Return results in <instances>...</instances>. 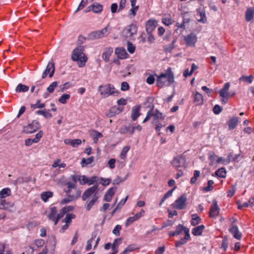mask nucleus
<instances>
[{
    "label": "nucleus",
    "mask_w": 254,
    "mask_h": 254,
    "mask_svg": "<svg viewBox=\"0 0 254 254\" xmlns=\"http://www.w3.org/2000/svg\"><path fill=\"white\" fill-rule=\"evenodd\" d=\"M84 47L79 46L75 48L72 51L71 59L74 62H77L79 67H83L85 65L87 61V58L83 53Z\"/></svg>",
    "instance_id": "nucleus-1"
},
{
    "label": "nucleus",
    "mask_w": 254,
    "mask_h": 254,
    "mask_svg": "<svg viewBox=\"0 0 254 254\" xmlns=\"http://www.w3.org/2000/svg\"><path fill=\"white\" fill-rule=\"evenodd\" d=\"M98 90L100 92L101 96L103 98L111 95L117 96L119 94V91L116 90L114 86L111 84L100 85Z\"/></svg>",
    "instance_id": "nucleus-2"
},
{
    "label": "nucleus",
    "mask_w": 254,
    "mask_h": 254,
    "mask_svg": "<svg viewBox=\"0 0 254 254\" xmlns=\"http://www.w3.org/2000/svg\"><path fill=\"white\" fill-rule=\"evenodd\" d=\"M174 76L173 73L171 71V68H168L166 73H162L158 76L156 81L157 86L160 88H162L167 81L170 84L174 81Z\"/></svg>",
    "instance_id": "nucleus-3"
},
{
    "label": "nucleus",
    "mask_w": 254,
    "mask_h": 254,
    "mask_svg": "<svg viewBox=\"0 0 254 254\" xmlns=\"http://www.w3.org/2000/svg\"><path fill=\"white\" fill-rule=\"evenodd\" d=\"M109 26V24H108L106 27L101 30L95 31L90 33L88 34V39L94 40L107 36L110 33L108 29Z\"/></svg>",
    "instance_id": "nucleus-4"
},
{
    "label": "nucleus",
    "mask_w": 254,
    "mask_h": 254,
    "mask_svg": "<svg viewBox=\"0 0 254 254\" xmlns=\"http://www.w3.org/2000/svg\"><path fill=\"white\" fill-rule=\"evenodd\" d=\"M187 196L186 193H184L175 200L172 204L173 207L179 210L183 209L187 205Z\"/></svg>",
    "instance_id": "nucleus-5"
},
{
    "label": "nucleus",
    "mask_w": 254,
    "mask_h": 254,
    "mask_svg": "<svg viewBox=\"0 0 254 254\" xmlns=\"http://www.w3.org/2000/svg\"><path fill=\"white\" fill-rule=\"evenodd\" d=\"M40 125L38 121H33L31 123L25 126L23 128V132L26 133H32L37 131L40 127Z\"/></svg>",
    "instance_id": "nucleus-6"
},
{
    "label": "nucleus",
    "mask_w": 254,
    "mask_h": 254,
    "mask_svg": "<svg viewBox=\"0 0 254 254\" xmlns=\"http://www.w3.org/2000/svg\"><path fill=\"white\" fill-rule=\"evenodd\" d=\"M151 111V117L153 118L152 124H155L159 122L161 120L164 119V116H163L162 113H161L158 109H154V106H153L150 110Z\"/></svg>",
    "instance_id": "nucleus-7"
},
{
    "label": "nucleus",
    "mask_w": 254,
    "mask_h": 254,
    "mask_svg": "<svg viewBox=\"0 0 254 254\" xmlns=\"http://www.w3.org/2000/svg\"><path fill=\"white\" fill-rule=\"evenodd\" d=\"M186 162L185 158L182 155H178L175 157L171 161V164L176 169L178 170L180 167L184 166Z\"/></svg>",
    "instance_id": "nucleus-8"
},
{
    "label": "nucleus",
    "mask_w": 254,
    "mask_h": 254,
    "mask_svg": "<svg viewBox=\"0 0 254 254\" xmlns=\"http://www.w3.org/2000/svg\"><path fill=\"white\" fill-rule=\"evenodd\" d=\"M98 188V185H96L86 190L82 194V200L85 201L90 196H93L94 194H96Z\"/></svg>",
    "instance_id": "nucleus-9"
},
{
    "label": "nucleus",
    "mask_w": 254,
    "mask_h": 254,
    "mask_svg": "<svg viewBox=\"0 0 254 254\" xmlns=\"http://www.w3.org/2000/svg\"><path fill=\"white\" fill-rule=\"evenodd\" d=\"M137 30V28L136 25L134 24H131L125 28L124 32L126 34V37H130L136 34Z\"/></svg>",
    "instance_id": "nucleus-10"
},
{
    "label": "nucleus",
    "mask_w": 254,
    "mask_h": 254,
    "mask_svg": "<svg viewBox=\"0 0 254 254\" xmlns=\"http://www.w3.org/2000/svg\"><path fill=\"white\" fill-rule=\"evenodd\" d=\"M219 212V208L217 205V201L214 200L212 202V204L211 206L209 216L212 218H216L218 215Z\"/></svg>",
    "instance_id": "nucleus-11"
},
{
    "label": "nucleus",
    "mask_w": 254,
    "mask_h": 254,
    "mask_svg": "<svg viewBox=\"0 0 254 254\" xmlns=\"http://www.w3.org/2000/svg\"><path fill=\"white\" fill-rule=\"evenodd\" d=\"M185 40L188 46L193 47L197 41V37L194 34L191 33L185 38Z\"/></svg>",
    "instance_id": "nucleus-12"
},
{
    "label": "nucleus",
    "mask_w": 254,
    "mask_h": 254,
    "mask_svg": "<svg viewBox=\"0 0 254 254\" xmlns=\"http://www.w3.org/2000/svg\"><path fill=\"white\" fill-rule=\"evenodd\" d=\"M157 26L156 20H149L146 24V31L147 34H150L155 29Z\"/></svg>",
    "instance_id": "nucleus-13"
},
{
    "label": "nucleus",
    "mask_w": 254,
    "mask_h": 254,
    "mask_svg": "<svg viewBox=\"0 0 254 254\" xmlns=\"http://www.w3.org/2000/svg\"><path fill=\"white\" fill-rule=\"evenodd\" d=\"M89 10H92L94 13H101L103 10V5L95 2L91 5L88 7Z\"/></svg>",
    "instance_id": "nucleus-14"
},
{
    "label": "nucleus",
    "mask_w": 254,
    "mask_h": 254,
    "mask_svg": "<svg viewBox=\"0 0 254 254\" xmlns=\"http://www.w3.org/2000/svg\"><path fill=\"white\" fill-rule=\"evenodd\" d=\"M123 107H112L109 112L106 114L107 116L109 117H112L116 115H118L121 113L123 111Z\"/></svg>",
    "instance_id": "nucleus-15"
},
{
    "label": "nucleus",
    "mask_w": 254,
    "mask_h": 254,
    "mask_svg": "<svg viewBox=\"0 0 254 254\" xmlns=\"http://www.w3.org/2000/svg\"><path fill=\"white\" fill-rule=\"evenodd\" d=\"M190 230L189 229H186L185 232V236L184 238H182L180 240L176 242V247H178L181 245L185 244L187 241L190 239Z\"/></svg>",
    "instance_id": "nucleus-16"
},
{
    "label": "nucleus",
    "mask_w": 254,
    "mask_h": 254,
    "mask_svg": "<svg viewBox=\"0 0 254 254\" xmlns=\"http://www.w3.org/2000/svg\"><path fill=\"white\" fill-rule=\"evenodd\" d=\"M115 54L118 58L120 59H124L128 56L126 50L123 48H117L115 50Z\"/></svg>",
    "instance_id": "nucleus-17"
},
{
    "label": "nucleus",
    "mask_w": 254,
    "mask_h": 254,
    "mask_svg": "<svg viewBox=\"0 0 254 254\" xmlns=\"http://www.w3.org/2000/svg\"><path fill=\"white\" fill-rule=\"evenodd\" d=\"M140 105H136L134 106L131 110V117L133 121H135L137 118L140 116Z\"/></svg>",
    "instance_id": "nucleus-18"
},
{
    "label": "nucleus",
    "mask_w": 254,
    "mask_h": 254,
    "mask_svg": "<svg viewBox=\"0 0 254 254\" xmlns=\"http://www.w3.org/2000/svg\"><path fill=\"white\" fill-rule=\"evenodd\" d=\"M116 188H111L108 190L104 195V200L106 201L109 202L111 200L112 196L115 193Z\"/></svg>",
    "instance_id": "nucleus-19"
},
{
    "label": "nucleus",
    "mask_w": 254,
    "mask_h": 254,
    "mask_svg": "<svg viewBox=\"0 0 254 254\" xmlns=\"http://www.w3.org/2000/svg\"><path fill=\"white\" fill-rule=\"evenodd\" d=\"M64 143L67 145H70L73 147H77L78 145H80L82 141L80 139H66L64 141Z\"/></svg>",
    "instance_id": "nucleus-20"
},
{
    "label": "nucleus",
    "mask_w": 254,
    "mask_h": 254,
    "mask_svg": "<svg viewBox=\"0 0 254 254\" xmlns=\"http://www.w3.org/2000/svg\"><path fill=\"white\" fill-rule=\"evenodd\" d=\"M47 243L50 244L51 246V253L53 254L55 252V248L57 244L56 239L55 236H51L48 238Z\"/></svg>",
    "instance_id": "nucleus-21"
},
{
    "label": "nucleus",
    "mask_w": 254,
    "mask_h": 254,
    "mask_svg": "<svg viewBox=\"0 0 254 254\" xmlns=\"http://www.w3.org/2000/svg\"><path fill=\"white\" fill-rule=\"evenodd\" d=\"M99 197L97 196L96 194H94L92 196V199L90 200L89 201H87L86 202V209L87 211H89L93 205H94V204L98 201Z\"/></svg>",
    "instance_id": "nucleus-22"
},
{
    "label": "nucleus",
    "mask_w": 254,
    "mask_h": 254,
    "mask_svg": "<svg viewBox=\"0 0 254 254\" xmlns=\"http://www.w3.org/2000/svg\"><path fill=\"white\" fill-rule=\"evenodd\" d=\"M13 206V203L6 201L3 198H0V209H8Z\"/></svg>",
    "instance_id": "nucleus-23"
},
{
    "label": "nucleus",
    "mask_w": 254,
    "mask_h": 254,
    "mask_svg": "<svg viewBox=\"0 0 254 254\" xmlns=\"http://www.w3.org/2000/svg\"><path fill=\"white\" fill-rule=\"evenodd\" d=\"M113 52V49L112 48H109L105 49L102 54L103 59L106 62L109 61V58Z\"/></svg>",
    "instance_id": "nucleus-24"
},
{
    "label": "nucleus",
    "mask_w": 254,
    "mask_h": 254,
    "mask_svg": "<svg viewBox=\"0 0 254 254\" xmlns=\"http://www.w3.org/2000/svg\"><path fill=\"white\" fill-rule=\"evenodd\" d=\"M238 123V118L236 117H232L228 123L229 129L230 130L234 129L237 126Z\"/></svg>",
    "instance_id": "nucleus-25"
},
{
    "label": "nucleus",
    "mask_w": 254,
    "mask_h": 254,
    "mask_svg": "<svg viewBox=\"0 0 254 254\" xmlns=\"http://www.w3.org/2000/svg\"><path fill=\"white\" fill-rule=\"evenodd\" d=\"M204 228L205 226L203 225L195 227L192 230V234L194 236L201 235Z\"/></svg>",
    "instance_id": "nucleus-26"
},
{
    "label": "nucleus",
    "mask_w": 254,
    "mask_h": 254,
    "mask_svg": "<svg viewBox=\"0 0 254 254\" xmlns=\"http://www.w3.org/2000/svg\"><path fill=\"white\" fill-rule=\"evenodd\" d=\"M254 79V76L253 75L249 76L242 75L239 78V82H244L247 84H250L252 82Z\"/></svg>",
    "instance_id": "nucleus-27"
},
{
    "label": "nucleus",
    "mask_w": 254,
    "mask_h": 254,
    "mask_svg": "<svg viewBox=\"0 0 254 254\" xmlns=\"http://www.w3.org/2000/svg\"><path fill=\"white\" fill-rule=\"evenodd\" d=\"M194 102L196 105H201L203 104V98L202 95L196 92L194 96Z\"/></svg>",
    "instance_id": "nucleus-28"
},
{
    "label": "nucleus",
    "mask_w": 254,
    "mask_h": 254,
    "mask_svg": "<svg viewBox=\"0 0 254 254\" xmlns=\"http://www.w3.org/2000/svg\"><path fill=\"white\" fill-rule=\"evenodd\" d=\"M55 64L53 62L49 63L48 64L45 71L49 73V77H53L55 72Z\"/></svg>",
    "instance_id": "nucleus-29"
},
{
    "label": "nucleus",
    "mask_w": 254,
    "mask_h": 254,
    "mask_svg": "<svg viewBox=\"0 0 254 254\" xmlns=\"http://www.w3.org/2000/svg\"><path fill=\"white\" fill-rule=\"evenodd\" d=\"M254 9L253 8H249L245 13V19L247 21H250L254 17Z\"/></svg>",
    "instance_id": "nucleus-30"
},
{
    "label": "nucleus",
    "mask_w": 254,
    "mask_h": 254,
    "mask_svg": "<svg viewBox=\"0 0 254 254\" xmlns=\"http://www.w3.org/2000/svg\"><path fill=\"white\" fill-rule=\"evenodd\" d=\"M50 212L48 215V217L50 220L55 219L58 214V211L57 208L55 206L50 207Z\"/></svg>",
    "instance_id": "nucleus-31"
},
{
    "label": "nucleus",
    "mask_w": 254,
    "mask_h": 254,
    "mask_svg": "<svg viewBox=\"0 0 254 254\" xmlns=\"http://www.w3.org/2000/svg\"><path fill=\"white\" fill-rule=\"evenodd\" d=\"M11 190L9 188H6L3 189L0 191V198H5L11 195Z\"/></svg>",
    "instance_id": "nucleus-32"
},
{
    "label": "nucleus",
    "mask_w": 254,
    "mask_h": 254,
    "mask_svg": "<svg viewBox=\"0 0 254 254\" xmlns=\"http://www.w3.org/2000/svg\"><path fill=\"white\" fill-rule=\"evenodd\" d=\"M90 135L93 138L94 142L95 143H97L98 139L102 137L103 136L101 133L94 129L92 130Z\"/></svg>",
    "instance_id": "nucleus-33"
},
{
    "label": "nucleus",
    "mask_w": 254,
    "mask_h": 254,
    "mask_svg": "<svg viewBox=\"0 0 254 254\" xmlns=\"http://www.w3.org/2000/svg\"><path fill=\"white\" fill-rule=\"evenodd\" d=\"M50 109L48 110H46V109H44V110H38L36 112V114L37 115H42L46 119H50L53 117V116L50 113Z\"/></svg>",
    "instance_id": "nucleus-34"
},
{
    "label": "nucleus",
    "mask_w": 254,
    "mask_h": 254,
    "mask_svg": "<svg viewBox=\"0 0 254 254\" xmlns=\"http://www.w3.org/2000/svg\"><path fill=\"white\" fill-rule=\"evenodd\" d=\"M77 194L76 196H68L67 198H65L63 199L61 201V203L62 204H64L67 203L68 202H69L70 201H72L74 200H75L79 196V195L80 194V192L77 191Z\"/></svg>",
    "instance_id": "nucleus-35"
},
{
    "label": "nucleus",
    "mask_w": 254,
    "mask_h": 254,
    "mask_svg": "<svg viewBox=\"0 0 254 254\" xmlns=\"http://www.w3.org/2000/svg\"><path fill=\"white\" fill-rule=\"evenodd\" d=\"M229 231L233 235L234 238L238 239V229L237 225L232 224Z\"/></svg>",
    "instance_id": "nucleus-36"
},
{
    "label": "nucleus",
    "mask_w": 254,
    "mask_h": 254,
    "mask_svg": "<svg viewBox=\"0 0 254 254\" xmlns=\"http://www.w3.org/2000/svg\"><path fill=\"white\" fill-rule=\"evenodd\" d=\"M29 86L19 83L15 89L16 92H25L29 90Z\"/></svg>",
    "instance_id": "nucleus-37"
},
{
    "label": "nucleus",
    "mask_w": 254,
    "mask_h": 254,
    "mask_svg": "<svg viewBox=\"0 0 254 254\" xmlns=\"http://www.w3.org/2000/svg\"><path fill=\"white\" fill-rule=\"evenodd\" d=\"M201 218L197 214H192L191 215V224L192 226H196L200 222Z\"/></svg>",
    "instance_id": "nucleus-38"
},
{
    "label": "nucleus",
    "mask_w": 254,
    "mask_h": 254,
    "mask_svg": "<svg viewBox=\"0 0 254 254\" xmlns=\"http://www.w3.org/2000/svg\"><path fill=\"white\" fill-rule=\"evenodd\" d=\"M53 194L51 191H45L41 193V197L44 201L46 202L49 198L53 196Z\"/></svg>",
    "instance_id": "nucleus-39"
},
{
    "label": "nucleus",
    "mask_w": 254,
    "mask_h": 254,
    "mask_svg": "<svg viewBox=\"0 0 254 254\" xmlns=\"http://www.w3.org/2000/svg\"><path fill=\"white\" fill-rule=\"evenodd\" d=\"M176 42V38H174L172 41L171 43L169 44L168 45L165 46L164 48V50L165 52L171 53L172 50L175 48L174 44Z\"/></svg>",
    "instance_id": "nucleus-40"
},
{
    "label": "nucleus",
    "mask_w": 254,
    "mask_h": 254,
    "mask_svg": "<svg viewBox=\"0 0 254 254\" xmlns=\"http://www.w3.org/2000/svg\"><path fill=\"white\" fill-rule=\"evenodd\" d=\"M226 171L224 168L219 169L215 172V175L220 178H225Z\"/></svg>",
    "instance_id": "nucleus-41"
},
{
    "label": "nucleus",
    "mask_w": 254,
    "mask_h": 254,
    "mask_svg": "<svg viewBox=\"0 0 254 254\" xmlns=\"http://www.w3.org/2000/svg\"><path fill=\"white\" fill-rule=\"evenodd\" d=\"M186 229H189V228L186 227H184V226H183L181 224H179L177 227H176V231H175V233H176V235L177 236V235H180L183 231H184V233H185V232H186Z\"/></svg>",
    "instance_id": "nucleus-42"
},
{
    "label": "nucleus",
    "mask_w": 254,
    "mask_h": 254,
    "mask_svg": "<svg viewBox=\"0 0 254 254\" xmlns=\"http://www.w3.org/2000/svg\"><path fill=\"white\" fill-rule=\"evenodd\" d=\"M75 215L72 213H68L66 214L65 218L63 220V222H65L66 224H69L71 223L72 219H74Z\"/></svg>",
    "instance_id": "nucleus-43"
},
{
    "label": "nucleus",
    "mask_w": 254,
    "mask_h": 254,
    "mask_svg": "<svg viewBox=\"0 0 254 254\" xmlns=\"http://www.w3.org/2000/svg\"><path fill=\"white\" fill-rule=\"evenodd\" d=\"M162 23L166 26H169L170 25H171L173 22V20L171 18L170 15L163 18L162 19Z\"/></svg>",
    "instance_id": "nucleus-44"
},
{
    "label": "nucleus",
    "mask_w": 254,
    "mask_h": 254,
    "mask_svg": "<svg viewBox=\"0 0 254 254\" xmlns=\"http://www.w3.org/2000/svg\"><path fill=\"white\" fill-rule=\"evenodd\" d=\"M130 149V146H127L123 148L121 154H120V157L123 159L125 160L127 156V154L128 152V150Z\"/></svg>",
    "instance_id": "nucleus-45"
},
{
    "label": "nucleus",
    "mask_w": 254,
    "mask_h": 254,
    "mask_svg": "<svg viewBox=\"0 0 254 254\" xmlns=\"http://www.w3.org/2000/svg\"><path fill=\"white\" fill-rule=\"evenodd\" d=\"M96 237V234L95 233H93L91 236V239H90L87 241V245L86 246V250L87 251H89L91 250L92 248L91 243L92 241Z\"/></svg>",
    "instance_id": "nucleus-46"
},
{
    "label": "nucleus",
    "mask_w": 254,
    "mask_h": 254,
    "mask_svg": "<svg viewBox=\"0 0 254 254\" xmlns=\"http://www.w3.org/2000/svg\"><path fill=\"white\" fill-rule=\"evenodd\" d=\"M70 96L69 94H64L62 96L58 99V101L62 104H65L66 103V100L69 99Z\"/></svg>",
    "instance_id": "nucleus-47"
},
{
    "label": "nucleus",
    "mask_w": 254,
    "mask_h": 254,
    "mask_svg": "<svg viewBox=\"0 0 254 254\" xmlns=\"http://www.w3.org/2000/svg\"><path fill=\"white\" fill-rule=\"evenodd\" d=\"M59 82L58 81H54L52 82L49 86L47 88V91L52 93L54 92L55 88L58 86Z\"/></svg>",
    "instance_id": "nucleus-48"
},
{
    "label": "nucleus",
    "mask_w": 254,
    "mask_h": 254,
    "mask_svg": "<svg viewBox=\"0 0 254 254\" xmlns=\"http://www.w3.org/2000/svg\"><path fill=\"white\" fill-rule=\"evenodd\" d=\"M43 134V132L42 130L39 131L35 136V137L33 139H31V142L33 143H37L39 141L40 138L42 137Z\"/></svg>",
    "instance_id": "nucleus-49"
},
{
    "label": "nucleus",
    "mask_w": 254,
    "mask_h": 254,
    "mask_svg": "<svg viewBox=\"0 0 254 254\" xmlns=\"http://www.w3.org/2000/svg\"><path fill=\"white\" fill-rule=\"evenodd\" d=\"M213 184H214L213 181H212V180L208 181V183H207V185H208L207 187H204L202 189V190L204 191H209L212 190L213 189V187L212 186Z\"/></svg>",
    "instance_id": "nucleus-50"
},
{
    "label": "nucleus",
    "mask_w": 254,
    "mask_h": 254,
    "mask_svg": "<svg viewBox=\"0 0 254 254\" xmlns=\"http://www.w3.org/2000/svg\"><path fill=\"white\" fill-rule=\"evenodd\" d=\"M137 249V247L135 244H131L127 246V248H126L124 251L127 254L129 252H132Z\"/></svg>",
    "instance_id": "nucleus-51"
},
{
    "label": "nucleus",
    "mask_w": 254,
    "mask_h": 254,
    "mask_svg": "<svg viewBox=\"0 0 254 254\" xmlns=\"http://www.w3.org/2000/svg\"><path fill=\"white\" fill-rule=\"evenodd\" d=\"M45 107V103H40V100H38L37 101V102L35 104H31V107L33 109H37V108H43Z\"/></svg>",
    "instance_id": "nucleus-52"
},
{
    "label": "nucleus",
    "mask_w": 254,
    "mask_h": 254,
    "mask_svg": "<svg viewBox=\"0 0 254 254\" xmlns=\"http://www.w3.org/2000/svg\"><path fill=\"white\" fill-rule=\"evenodd\" d=\"M135 47L130 42L128 41L127 43V50L129 53L132 54L134 52Z\"/></svg>",
    "instance_id": "nucleus-53"
},
{
    "label": "nucleus",
    "mask_w": 254,
    "mask_h": 254,
    "mask_svg": "<svg viewBox=\"0 0 254 254\" xmlns=\"http://www.w3.org/2000/svg\"><path fill=\"white\" fill-rule=\"evenodd\" d=\"M197 12L199 13V15L200 16V19L198 20L199 22L205 23L206 21L205 11H197Z\"/></svg>",
    "instance_id": "nucleus-54"
},
{
    "label": "nucleus",
    "mask_w": 254,
    "mask_h": 254,
    "mask_svg": "<svg viewBox=\"0 0 254 254\" xmlns=\"http://www.w3.org/2000/svg\"><path fill=\"white\" fill-rule=\"evenodd\" d=\"M87 2H88V0H82V1L80 3L78 7L76 9V10L75 11V12H77L79 10L82 9L83 7H84L85 6V5L87 4Z\"/></svg>",
    "instance_id": "nucleus-55"
},
{
    "label": "nucleus",
    "mask_w": 254,
    "mask_h": 254,
    "mask_svg": "<svg viewBox=\"0 0 254 254\" xmlns=\"http://www.w3.org/2000/svg\"><path fill=\"white\" fill-rule=\"evenodd\" d=\"M122 229V226L120 225H117L115 226L113 230V233L116 236H119L120 235V230Z\"/></svg>",
    "instance_id": "nucleus-56"
},
{
    "label": "nucleus",
    "mask_w": 254,
    "mask_h": 254,
    "mask_svg": "<svg viewBox=\"0 0 254 254\" xmlns=\"http://www.w3.org/2000/svg\"><path fill=\"white\" fill-rule=\"evenodd\" d=\"M213 112L216 115L219 114L222 111V108L218 105H215L213 108Z\"/></svg>",
    "instance_id": "nucleus-57"
},
{
    "label": "nucleus",
    "mask_w": 254,
    "mask_h": 254,
    "mask_svg": "<svg viewBox=\"0 0 254 254\" xmlns=\"http://www.w3.org/2000/svg\"><path fill=\"white\" fill-rule=\"evenodd\" d=\"M88 178L85 176H80L78 178V181L81 185H84L87 184L88 181Z\"/></svg>",
    "instance_id": "nucleus-58"
},
{
    "label": "nucleus",
    "mask_w": 254,
    "mask_h": 254,
    "mask_svg": "<svg viewBox=\"0 0 254 254\" xmlns=\"http://www.w3.org/2000/svg\"><path fill=\"white\" fill-rule=\"evenodd\" d=\"M129 131H130V125L124 126L120 129L121 133H129Z\"/></svg>",
    "instance_id": "nucleus-59"
},
{
    "label": "nucleus",
    "mask_w": 254,
    "mask_h": 254,
    "mask_svg": "<svg viewBox=\"0 0 254 254\" xmlns=\"http://www.w3.org/2000/svg\"><path fill=\"white\" fill-rule=\"evenodd\" d=\"M230 160L227 159H224L222 157H218L216 160L217 163H221L223 164H226L229 162Z\"/></svg>",
    "instance_id": "nucleus-60"
},
{
    "label": "nucleus",
    "mask_w": 254,
    "mask_h": 254,
    "mask_svg": "<svg viewBox=\"0 0 254 254\" xmlns=\"http://www.w3.org/2000/svg\"><path fill=\"white\" fill-rule=\"evenodd\" d=\"M24 183V178L23 177H19L17 178L16 180H15L13 184L15 186H17L18 184H21Z\"/></svg>",
    "instance_id": "nucleus-61"
},
{
    "label": "nucleus",
    "mask_w": 254,
    "mask_h": 254,
    "mask_svg": "<svg viewBox=\"0 0 254 254\" xmlns=\"http://www.w3.org/2000/svg\"><path fill=\"white\" fill-rule=\"evenodd\" d=\"M35 244L38 248H41L44 246L45 242L43 239H38L35 241Z\"/></svg>",
    "instance_id": "nucleus-62"
},
{
    "label": "nucleus",
    "mask_w": 254,
    "mask_h": 254,
    "mask_svg": "<svg viewBox=\"0 0 254 254\" xmlns=\"http://www.w3.org/2000/svg\"><path fill=\"white\" fill-rule=\"evenodd\" d=\"M98 180V178L97 176H93L91 178H88V181L87 184L89 185H91L94 184Z\"/></svg>",
    "instance_id": "nucleus-63"
},
{
    "label": "nucleus",
    "mask_w": 254,
    "mask_h": 254,
    "mask_svg": "<svg viewBox=\"0 0 254 254\" xmlns=\"http://www.w3.org/2000/svg\"><path fill=\"white\" fill-rule=\"evenodd\" d=\"M129 84L127 82H123L121 84V90L122 91H127L129 89Z\"/></svg>",
    "instance_id": "nucleus-64"
}]
</instances>
